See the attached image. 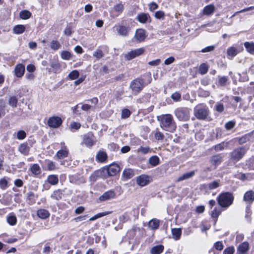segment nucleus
<instances>
[{"mask_svg":"<svg viewBox=\"0 0 254 254\" xmlns=\"http://www.w3.org/2000/svg\"><path fill=\"white\" fill-rule=\"evenodd\" d=\"M149 9L150 11H153L155 9H157L158 6L157 3L154 2H151L148 4Z\"/></svg>","mask_w":254,"mask_h":254,"instance_id":"63","label":"nucleus"},{"mask_svg":"<svg viewBox=\"0 0 254 254\" xmlns=\"http://www.w3.org/2000/svg\"><path fill=\"white\" fill-rule=\"evenodd\" d=\"M244 46L248 52L251 54H254V43L246 42Z\"/></svg>","mask_w":254,"mask_h":254,"instance_id":"36","label":"nucleus"},{"mask_svg":"<svg viewBox=\"0 0 254 254\" xmlns=\"http://www.w3.org/2000/svg\"><path fill=\"white\" fill-rule=\"evenodd\" d=\"M148 163L152 167L156 166L160 163L159 158L156 155L152 156L149 158Z\"/></svg>","mask_w":254,"mask_h":254,"instance_id":"30","label":"nucleus"},{"mask_svg":"<svg viewBox=\"0 0 254 254\" xmlns=\"http://www.w3.org/2000/svg\"><path fill=\"white\" fill-rule=\"evenodd\" d=\"M218 84L221 86H225L229 83V77L226 76H218Z\"/></svg>","mask_w":254,"mask_h":254,"instance_id":"32","label":"nucleus"},{"mask_svg":"<svg viewBox=\"0 0 254 254\" xmlns=\"http://www.w3.org/2000/svg\"><path fill=\"white\" fill-rule=\"evenodd\" d=\"M247 151L245 147L236 148L230 153V158L234 161L238 162L244 156Z\"/></svg>","mask_w":254,"mask_h":254,"instance_id":"5","label":"nucleus"},{"mask_svg":"<svg viewBox=\"0 0 254 254\" xmlns=\"http://www.w3.org/2000/svg\"><path fill=\"white\" fill-rule=\"evenodd\" d=\"M116 193L114 190H109L105 192L99 197L100 201H105L114 199L116 197Z\"/></svg>","mask_w":254,"mask_h":254,"instance_id":"12","label":"nucleus"},{"mask_svg":"<svg viewBox=\"0 0 254 254\" xmlns=\"http://www.w3.org/2000/svg\"><path fill=\"white\" fill-rule=\"evenodd\" d=\"M146 37V31L143 29H137L134 36L135 40L139 42L144 41Z\"/></svg>","mask_w":254,"mask_h":254,"instance_id":"14","label":"nucleus"},{"mask_svg":"<svg viewBox=\"0 0 254 254\" xmlns=\"http://www.w3.org/2000/svg\"><path fill=\"white\" fill-rule=\"evenodd\" d=\"M176 117L180 121H186L190 119V111L187 108L177 109L175 111Z\"/></svg>","mask_w":254,"mask_h":254,"instance_id":"7","label":"nucleus"},{"mask_svg":"<svg viewBox=\"0 0 254 254\" xmlns=\"http://www.w3.org/2000/svg\"><path fill=\"white\" fill-rule=\"evenodd\" d=\"M51 66L53 68L54 73H59L61 71V65L58 62H52Z\"/></svg>","mask_w":254,"mask_h":254,"instance_id":"38","label":"nucleus"},{"mask_svg":"<svg viewBox=\"0 0 254 254\" xmlns=\"http://www.w3.org/2000/svg\"><path fill=\"white\" fill-rule=\"evenodd\" d=\"M25 30V27L23 25H17L13 28V32L15 34L23 33Z\"/></svg>","mask_w":254,"mask_h":254,"instance_id":"33","label":"nucleus"},{"mask_svg":"<svg viewBox=\"0 0 254 254\" xmlns=\"http://www.w3.org/2000/svg\"><path fill=\"white\" fill-rule=\"evenodd\" d=\"M144 51L145 50L143 48H140L130 51L125 55V59L127 61L131 60L135 57L143 54Z\"/></svg>","mask_w":254,"mask_h":254,"instance_id":"8","label":"nucleus"},{"mask_svg":"<svg viewBox=\"0 0 254 254\" xmlns=\"http://www.w3.org/2000/svg\"><path fill=\"white\" fill-rule=\"evenodd\" d=\"M150 182V177L147 175H140L137 177L136 183L141 186L144 187L149 184Z\"/></svg>","mask_w":254,"mask_h":254,"instance_id":"15","label":"nucleus"},{"mask_svg":"<svg viewBox=\"0 0 254 254\" xmlns=\"http://www.w3.org/2000/svg\"><path fill=\"white\" fill-rule=\"evenodd\" d=\"M131 115L130 111L127 109H124L122 111L121 117L122 119L128 118Z\"/></svg>","mask_w":254,"mask_h":254,"instance_id":"50","label":"nucleus"},{"mask_svg":"<svg viewBox=\"0 0 254 254\" xmlns=\"http://www.w3.org/2000/svg\"><path fill=\"white\" fill-rule=\"evenodd\" d=\"M47 181L51 185H56L59 183L58 177L56 175H51L48 176Z\"/></svg>","mask_w":254,"mask_h":254,"instance_id":"27","label":"nucleus"},{"mask_svg":"<svg viewBox=\"0 0 254 254\" xmlns=\"http://www.w3.org/2000/svg\"><path fill=\"white\" fill-rule=\"evenodd\" d=\"M68 154V150L66 146H64V149L59 150L57 153V156L59 159L66 157Z\"/></svg>","mask_w":254,"mask_h":254,"instance_id":"28","label":"nucleus"},{"mask_svg":"<svg viewBox=\"0 0 254 254\" xmlns=\"http://www.w3.org/2000/svg\"><path fill=\"white\" fill-rule=\"evenodd\" d=\"M37 215L40 218L45 219L50 216V213L49 211L46 209H39L37 211Z\"/></svg>","mask_w":254,"mask_h":254,"instance_id":"20","label":"nucleus"},{"mask_svg":"<svg viewBox=\"0 0 254 254\" xmlns=\"http://www.w3.org/2000/svg\"><path fill=\"white\" fill-rule=\"evenodd\" d=\"M63 121L62 119L58 116H53L49 119L48 120V125L53 128H58L62 124Z\"/></svg>","mask_w":254,"mask_h":254,"instance_id":"10","label":"nucleus"},{"mask_svg":"<svg viewBox=\"0 0 254 254\" xmlns=\"http://www.w3.org/2000/svg\"><path fill=\"white\" fill-rule=\"evenodd\" d=\"M79 75V72L76 70H74L69 73L68 77L70 79L74 80L77 78Z\"/></svg>","mask_w":254,"mask_h":254,"instance_id":"49","label":"nucleus"},{"mask_svg":"<svg viewBox=\"0 0 254 254\" xmlns=\"http://www.w3.org/2000/svg\"><path fill=\"white\" fill-rule=\"evenodd\" d=\"M213 247L218 251H222L224 248V245L222 241H218L214 243Z\"/></svg>","mask_w":254,"mask_h":254,"instance_id":"52","label":"nucleus"},{"mask_svg":"<svg viewBox=\"0 0 254 254\" xmlns=\"http://www.w3.org/2000/svg\"><path fill=\"white\" fill-rule=\"evenodd\" d=\"M172 234L173 239L178 240L180 238L182 234V230L180 228L172 229Z\"/></svg>","mask_w":254,"mask_h":254,"instance_id":"35","label":"nucleus"},{"mask_svg":"<svg viewBox=\"0 0 254 254\" xmlns=\"http://www.w3.org/2000/svg\"><path fill=\"white\" fill-rule=\"evenodd\" d=\"M244 200L249 202H252L254 200V191L249 190L247 191L244 195Z\"/></svg>","mask_w":254,"mask_h":254,"instance_id":"23","label":"nucleus"},{"mask_svg":"<svg viewBox=\"0 0 254 254\" xmlns=\"http://www.w3.org/2000/svg\"><path fill=\"white\" fill-rule=\"evenodd\" d=\"M220 213L221 211L218 209L217 208H215L214 210L211 212V217L214 218H217Z\"/></svg>","mask_w":254,"mask_h":254,"instance_id":"57","label":"nucleus"},{"mask_svg":"<svg viewBox=\"0 0 254 254\" xmlns=\"http://www.w3.org/2000/svg\"><path fill=\"white\" fill-rule=\"evenodd\" d=\"M181 94L178 92L174 93L171 95L172 99L175 101H178L181 99Z\"/></svg>","mask_w":254,"mask_h":254,"instance_id":"64","label":"nucleus"},{"mask_svg":"<svg viewBox=\"0 0 254 254\" xmlns=\"http://www.w3.org/2000/svg\"><path fill=\"white\" fill-rule=\"evenodd\" d=\"M235 249L233 247H230L226 248L223 254H234Z\"/></svg>","mask_w":254,"mask_h":254,"instance_id":"59","label":"nucleus"},{"mask_svg":"<svg viewBox=\"0 0 254 254\" xmlns=\"http://www.w3.org/2000/svg\"><path fill=\"white\" fill-rule=\"evenodd\" d=\"M107 153L102 150L99 151L96 154V159L97 161L101 163L106 162L107 159Z\"/></svg>","mask_w":254,"mask_h":254,"instance_id":"19","label":"nucleus"},{"mask_svg":"<svg viewBox=\"0 0 254 254\" xmlns=\"http://www.w3.org/2000/svg\"><path fill=\"white\" fill-rule=\"evenodd\" d=\"M249 249V243L247 242H243L238 247L237 253L238 254H245L248 251Z\"/></svg>","mask_w":254,"mask_h":254,"instance_id":"17","label":"nucleus"},{"mask_svg":"<svg viewBox=\"0 0 254 254\" xmlns=\"http://www.w3.org/2000/svg\"><path fill=\"white\" fill-rule=\"evenodd\" d=\"M215 49V46H209L208 47H206L203 49H202L201 51L202 53H207L210 52L214 51Z\"/></svg>","mask_w":254,"mask_h":254,"instance_id":"61","label":"nucleus"},{"mask_svg":"<svg viewBox=\"0 0 254 254\" xmlns=\"http://www.w3.org/2000/svg\"><path fill=\"white\" fill-rule=\"evenodd\" d=\"M254 137V130L251 133L245 134L244 136L239 139V143L240 144H242L246 143L248 140H249L250 136Z\"/></svg>","mask_w":254,"mask_h":254,"instance_id":"34","label":"nucleus"},{"mask_svg":"<svg viewBox=\"0 0 254 254\" xmlns=\"http://www.w3.org/2000/svg\"><path fill=\"white\" fill-rule=\"evenodd\" d=\"M215 6L213 4H209L205 6L203 10L204 15H209L212 14L215 11Z\"/></svg>","mask_w":254,"mask_h":254,"instance_id":"26","label":"nucleus"},{"mask_svg":"<svg viewBox=\"0 0 254 254\" xmlns=\"http://www.w3.org/2000/svg\"><path fill=\"white\" fill-rule=\"evenodd\" d=\"M61 46V44L57 40H52L51 42L50 47L53 50L57 51L59 50Z\"/></svg>","mask_w":254,"mask_h":254,"instance_id":"43","label":"nucleus"},{"mask_svg":"<svg viewBox=\"0 0 254 254\" xmlns=\"http://www.w3.org/2000/svg\"><path fill=\"white\" fill-rule=\"evenodd\" d=\"M94 136L92 133H88L84 135L82 143L87 147H90L95 143Z\"/></svg>","mask_w":254,"mask_h":254,"instance_id":"11","label":"nucleus"},{"mask_svg":"<svg viewBox=\"0 0 254 254\" xmlns=\"http://www.w3.org/2000/svg\"><path fill=\"white\" fill-rule=\"evenodd\" d=\"M63 196V191L61 190L58 189L55 190L51 195V197L54 199L59 200Z\"/></svg>","mask_w":254,"mask_h":254,"instance_id":"24","label":"nucleus"},{"mask_svg":"<svg viewBox=\"0 0 254 254\" xmlns=\"http://www.w3.org/2000/svg\"><path fill=\"white\" fill-rule=\"evenodd\" d=\"M220 186V181L216 180L208 183L207 185V188L210 190H214L217 189Z\"/></svg>","mask_w":254,"mask_h":254,"instance_id":"39","label":"nucleus"},{"mask_svg":"<svg viewBox=\"0 0 254 254\" xmlns=\"http://www.w3.org/2000/svg\"><path fill=\"white\" fill-rule=\"evenodd\" d=\"M215 109L217 112L221 113L224 111V107L222 104L217 103L215 106Z\"/></svg>","mask_w":254,"mask_h":254,"instance_id":"56","label":"nucleus"},{"mask_svg":"<svg viewBox=\"0 0 254 254\" xmlns=\"http://www.w3.org/2000/svg\"><path fill=\"white\" fill-rule=\"evenodd\" d=\"M18 100L15 96L10 97L8 100L9 105L12 108H15L17 106Z\"/></svg>","mask_w":254,"mask_h":254,"instance_id":"46","label":"nucleus"},{"mask_svg":"<svg viewBox=\"0 0 254 254\" xmlns=\"http://www.w3.org/2000/svg\"><path fill=\"white\" fill-rule=\"evenodd\" d=\"M119 36L123 37H127L130 31V28L128 26H126L122 24H116L114 27Z\"/></svg>","mask_w":254,"mask_h":254,"instance_id":"9","label":"nucleus"},{"mask_svg":"<svg viewBox=\"0 0 254 254\" xmlns=\"http://www.w3.org/2000/svg\"><path fill=\"white\" fill-rule=\"evenodd\" d=\"M134 175L133 170L131 169H127L123 171L122 177L124 178V180H128L133 177Z\"/></svg>","mask_w":254,"mask_h":254,"instance_id":"22","label":"nucleus"},{"mask_svg":"<svg viewBox=\"0 0 254 254\" xmlns=\"http://www.w3.org/2000/svg\"><path fill=\"white\" fill-rule=\"evenodd\" d=\"M144 81L142 78H137L132 81L129 87L134 94L139 93L144 86Z\"/></svg>","mask_w":254,"mask_h":254,"instance_id":"6","label":"nucleus"},{"mask_svg":"<svg viewBox=\"0 0 254 254\" xmlns=\"http://www.w3.org/2000/svg\"><path fill=\"white\" fill-rule=\"evenodd\" d=\"M208 70V66L206 64L203 63L201 64L199 67V72L202 75L206 74Z\"/></svg>","mask_w":254,"mask_h":254,"instance_id":"40","label":"nucleus"},{"mask_svg":"<svg viewBox=\"0 0 254 254\" xmlns=\"http://www.w3.org/2000/svg\"><path fill=\"white\" fill-rule=\"evenodd\" d=\"M223 155L222 154H218L212 156L210 158V162L212 165L216 168L222 162Z\"/></svg>","mask_w":254,"mask_h":254,"instance_id":"13","label":"nucleus"},{"mask_svg":"<svg viewBox=\"0 0 254 254\" xmlns=\"http://www.w3.org/2000/svg\"><path fill=\"white\" fill-rule=\"evenodd\" d=\"M236 122L234 121H231L226 123L225 125V127L227 130L232 129L235 126Z\"/></svg>","mask_w":254,"mask_h":254,"instance_id":"53","label":"nucleus"},{"mask_svg":"<svg viewBox=\"0 0 254 254\" xmlns=\"http://www.w3.org/2000/svg\"><path fill=\"white\" fill-rule=\"evenodd\" d=\"M19 151L23 155H28L29 152V147L26 143H22L18 147Z\"/></svg>","mask_w":254,"mask_h":254,"instance_id":"29","label":"nucleus"},{"mask_svg":"<svg viewBox=\"0 0 254 254\" xmlns=\"http://www.w3.org/2000/svg\"><path fill=\"white\" fill-rule=\"evenodd\" d=\"M164 250V246L163 245H158L152 247L150 250L151 254H160Z\"/></svg>","mask_w":254,"mask_h":254,"instance_id":"31","label":"nucleus"},{"mask_svg":"<svg viewBox=\"0 0 254 254\" xmlns=\"http://www.w3.org/2000/svg\"><path fill=\"white\" fill-rule=\"evenodd\" d=\"M138 152H141L142 154H146L151 152V149L148 146H140L137 149Z\"/></svg>","mask_w":254,"mask_h":254,"instance_id":"47","label":"nucleus"},{"mask_svg":"<svg viewBox=\"0 0 254 254\" xmlns=\"http://www.w3.org/2000/svg\"><path fill=\"white\" fill-rule=\"evenodd\" d=\"M150 19V16L149 14L145 13H141L137 15V19L141 23H145Z\"/></svg>","mask_w":254,"mask_h":254,"instance_id":"21","label":"nucleus"},{"mask_svg":"<svg viewBox=\"0 0 254 254\" xmlns=\"http://www.w3.org/2000/svg\"><path fill=\"white\" fill-rule=\"evenodd\" d=\"M165 16L164 12L162 11H157L155 13V17L156 18L158 19H163L164 18Z\"/></svg>","mask_w":254,"mask_h":254,"instance_id":"60","label":"nucleus"},{"mask_svg":"<svg viewBox=\"0 0 254 254\" xmlns=\"http://www.w3.org/2000/svg\"><path fill=\"white\" fill-rule=\"evenodd\" d=\"M160 127L164 130L174 132L177 128L175 121L171 114H164L158 117Z\"/></svg>","mask_w":254,"mask_h":254,"instance_id":"1","label":"nucleus"},{"mask_svg":"<svg viewBox=\"0 0 254 254\" xmlns=\"http://www.w3.org/2000/svg\"><path fill=\"white\" fill-rule=\"evenodd\" d=\"M120 171V166L117 164H113L108 166L103 167L101 170H98L95 173L98 174L102 173L104 177L106 176V174L108 176H114L117 174Z\"/></svg>","mask_w":254,"mask_h":254,"instance_id":"4","label":"nucleus"},{"mask_svg":"<svg viewBox=\"0 0 254 254\" xmlns=\"http://www.w3.org/2000/svg\"><path fill=\"white\" fill-rule=\"evenodd\" d=\"M193 114L197 119L205 120H206L209 116V110L206 105L198 104L194 107Z\"/></svg>","mask_w":254,"mask_h":254,"instance_id":"2","label":"nucleus"},{"mask_svg":"<svg viewBox=\"0 0 254 254\" xmlns=\"http://www.w3.org/2000/svg\"><path fill=\"white\" fill-rule=\"evenodd\" d=\"M93 57L97 59H100L104 57V54L101 50H97L93 54Z\"/></svg>","mask_w":254,"mask_h":254,"instance_id":"51","label":"nucleus"},{"mask_svg":"<svg viewBox=\"0 0 254 254\" xmlns=\"http://www.w3.org/2000/svg\"><path fill=\"white\" fill-rule=\"evenodd\" d=\"M227 53L229 56L233 58L237 55L238 52L236 48L231 47L228 49Z\"/></svg>","mask_w":254,"mask_h":254,"instance_id":"42","label":"nucleus"},{"mask_svg":"<svg viewBox=\"0 0 254 254\" xmlns=\"http://www.w3.org/2000/svg\"><path fill=\"white\" fill-rule=\"evenodd\" d=\"M47 168L49 170H54L56 169L55 164L53 161H48L47 162Z\"/></svg>","mask_w":254,"mask_h":254,"instance_id":"62","label":"nucleus"},{"mask_svg":"<svg viewBox=\"0 0 254 254\" xmlns=\"http://www.w3.org/2000/svg\"><path fill=\"white\" fill-rule=\"evenodd\" d=\"M26 136V133L24 130H20L17 132V138L19 140L24 139Z\"/></svg>","mask_w":254,"mask_h":254,"instance_id":"54","label":"nucleus"},{"mask_svg":"<svg viewBox=\"0 0 254 254\" xmlns=\"http://www.w3.org/2000/svg\"><path fill=\"white\" fill-rule=\"evenodd\" d=\"M80 124L77 122H72L70 125V128L71 130H78L80 128Z\"/></svg>","mask_w":254,"mask_h":254,"instance_id":"55","label":"nucleus"},{"mask_svg":"<svg viewBox=\"0 0 254 254\" xmlns=\"http://www.w3.org/2000/svg\"><path fill=\"white\" fill-rule=\"evenodd\" d=\"M7 222L10 225H14L17 222V219L15 215H10L7 217Z\"/></svg>","mask_w":254,"mask_h":254,"instance_id":"44","label":"nucleus"},{"mask_svg":"<svg viewBox=\"0 0 254 254\" xmlns=\"http://www.w3.org/2000/svg\"><path fill=\"white\" fill-rule=\"evenodd\" d=\"M31 16V13L27 10H23L19 13L21 19L26 20L29 19Z\"/></svg>","mask_w":254,"mask_h":254,"instance_id":"37","label":"nucleus"},{"mask_svg":"<svg viewBox=\"0 0 254 254\" xmlns=\"http://www.w3.org/2000/svg\"><path fill=\"white\" fill-rule=\"evenodd\" d=\"M227 146V143L224 142L218 144L214 146V149L216 151H219L223 150Z\"/></svg>","mask_w":254,"mask_h":254,"instance_id":"48","label":"nucleus"},{"mask_svg":"<svg viewBox=\"0 0 254 254\" xmlns=\"http://www.w3.org/2000/svg\"><path fill=\"white\" fill-rule=\"evenodd\" d=\"M61 56L63 60H69L71 57V54L68 51H64L61 52Z\"/></svg>","mask_w":254,"mask_h":254,"instance_id":"45","label":"nucleus"},{"mask_svg":"<svg viewBox=\"0 0 254 254\" xmlns=\"http://www.w3.org/2000/svg\"><path fill=\"white\" fill-rule=\"evenodd\" d=\"M154 137L158 140H163L164 138V134L159 131H157L154 134Z\"/></svg>","mask_w":254,"mask_h":254,"instance_id":"58","label":"nucleus"},{"mask_svg":"<svg viewBox=\"0 0 254 254\" xmlns=\"http://www.w3.org/2000/svg\"><path fill=\"white\" fill-rule=\"evenodd\" d=\"M25 72V66L21 64H17L14 69L15 75L17 77L23 76Z\"/></svg>","mask_w":254,"mask_h":254,"instance_id":"16","label":"nucleus"},{"mask_svg":"<svg viewBox=\"0 0 254 254\" xmlns=\"http://www.w3.org/2000/svg\"><path fill=\"white\" fill-rule=\"evenodd\" d=\"M217 200L220 206L227 208L233 203L234 196L230 192H223L218 196Z\"/></svg>","mask_w":254,"mask_h":254,"instance_id":"3","label":"nucleus"},{"mask_svg":"<svg viewBox=\"0 0 254 254\" xmlns=\"http://www.w3.org/2000/svg\"><path fill=\"white\" fill-rule=\"evenodd\" d=\"M160 225V221L156 218L152 219L148 223V227L151 230H156Z\"/></svg>","mask_w":254,"mask_h":254,"instance_id":"25","label":"nucleus"},{"mask_svg":"<svg viewBox=\"0 0 254 254\" xmlns=\"http://www.w3.org/2000/svg\"><path fill=\"white\" fill-rule=\"evenodd\" d=\"M31 171L34 175H39L41 173V169L37 164H33L30 168Z\"/></svg>","mask_w":254,"mask_h":254,"instance_id":"41","label":"nucleus"},{"mask_svg":"<svg viewBox=\"0 0 254 254\" xmlns=\"http://www.w3.org/2000/svg\"><path fill=\"white\" fill-rule=\"evenodd\" d=\"M195 174V171H191L186 173H184L179 177L177 178L176 180V182H179L183 181L184 180L189 179L191 178H192Z\"/></svg>","mask_w":254,"mask_h":254,"instance_id":"18","label":"nucleus"}]
</instances>
